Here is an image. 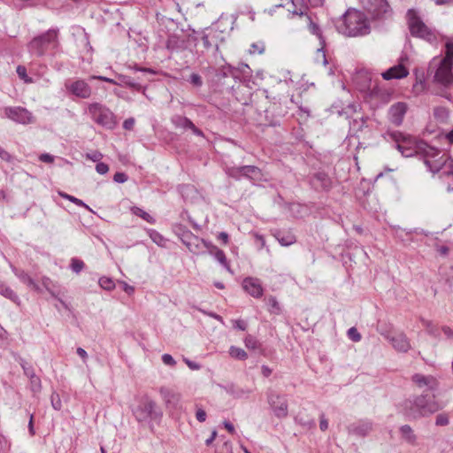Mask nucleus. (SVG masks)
Wrapping results in <instances>:
<instances>
[{
    "label": "nucleus",
    "instance_id": "f257e3e1",
    "mask_svg": "<svg viewBox=\"0 0 453 453\" xmlns=\"http://www.w3.org/2000/svg\"><path fill=\"white\" fill-rule=\"evenodd\" d=\"M419 153L427 170L433 173H441L442 177L449 179L448 185L453 182V159L441 150L425 142Z\"/></svg>",
    "mask_w": 453,
    "mask_h": 453
},
{
    "label": "nucleus",
    "instance_id": "f03ea898",
    "mask_svg": "<svg viewBox=\"0 0 453 453\" xmlns=\"http://www.w3.org/2000/svg\"><path fill=\"white\" fill-rule=\"evenodd\" d=\"M337 31L348 37L365 36L370 34L371 27L366 15L356 9H348L336 23Z\"/></svg>",
    "mask_w": 453,
    "mask_h": 453
},
{
    "label": "nucleus",
    "instance_id": "7ed1b4c3",
    "mask_svg": "<svg viewBox=\"0 0 453 453\" xmlns=\"http://www.w3.org/2000/svg\"><path fill=\"white\" fill-rule=\"evenodd\" d=\"M437 410V404L424 395L411 397L403 403L404 415L412 419L430 415Z\"/></svg>",
    "mask_w": 453,
    "mask_h": 453
},
{
    "label": "nucleus",
    "instance_id": "20e7f679",
    "mask_svg": "<svg viewBox=\"0 0 453 453\" xmlns=\"http://www.w3.org/2000/svg\"><path fill=\"white\" fill-rule=\"evenodd\" d=\"M406 21L411 36L425 40L430 43L437 41V32L423 21L417 10L409 9L407 11Z\"/></svg>",
    "mask_w": 453,
    "mask_h": 453
},
{
    "label": "nucleus",
    "instance_id": "39448f33",
    "mask_svg": "<svg viewBox=\"0 0 453 453\" xmlns=\"http://www.w3.org/2000/svg\"><path fill=\"white\" fill-rule=\"evenodd\" d=\"M453 42H447L445 45V56L441 59L434 58L430 67L435 66L434 81L443 87L453 81Z\"/></svg>",
    "mask_w": 453,
    "mask_h": 453
},
{
    "label": "nucleus",
    "instance_id": "423d86ee",
    "mask_svg": "<svg viewBox=\"0 0 453 453\" xmlns=\"http://www.w3.org/2000/svg\"><path fill=\"white\" fill-rule=\"evenodd\" d=\"M387 136L395 143V149L405 157L419 155L425 142L400 131H388Z\"/></svg>",
    "mask_w": 453,
    "mask_h": 453
},
{
    "label": "nucleus",
    "instance_id": "0eeeda50",
    "mask_svg": "<svg viewBox=\"0 0 453 453\" xmlns=\"http://www.w3.org/2000/svg\"><path fill=\"white\" fill-rule=\"evenodd\" d=\"M133 414L140 423L159 421L163 417L161 409L148 395H144L139 399L137 406L133 410Z\"/></svg>",
    "mask_w": 453,
    "mask_h": 453
},
{
    "label": "nucleus",
    "instance_id": "6e6552de",
    "mask_svg": "<svg viewBox=\"0 0 453 453\" xmlns=\"http://www.w3.org/2000/svg\"><path fill=\"white\" fill-rule=\"evenodd\" d=\"M58 29H49L32 39L28 43V50L31 54L42 57L50 49H55L58 45Z\"/></svg>",
    "mask_w": 453,
    "mask_h": 453
},
{
    "label": "nucleus",
    "instance_id": "1a4fd4ad",
    "mask_svg": "<svg viewBox=\"0 0 453 453\" xmlns=\"http://www.w3.org/2000/svg\"><path fill=\"white\" fill-rule=\"evenodd\" d=\"M88 110L96 124L109 129L114 128L116 125L115 116L109 108L99 103H92L88 104Z\"/></svg>",
    "mask_w": 453,
    "mask_h": 453
},
{
    "label": "nucleus",
    "instance_id": "9d476101",
    "mask_svg": "<svg viewBox=\"0 0 453 453\" xmlns=\"http://www.w3.org/2000/svg\"><path fill=\"white\" fill-rule=\"evenodd\" d=\"M292 4L294 7L293 10L288 11L295 15L304 17L309 32L318 37V39L319 40V46L325 47L326 41L322 35L321 28L317 22V19L313 18L311 14L309 12L308 6L304 4H301L298 6L294 3V1H292Z\"/></svg>",
    "mask_w": 453,
    "mask_h": 453
},
{
    "label": "nucleus",
    "instance_id": "9b49d317",
    "mask_svg": "<svg viewBox=\"0 0 453 453\" xmlns=\"http://www.w3.org/2000/svg\"><path fill=\"white\" fill-rule=\"evenodd\" d=\"M201 40L207 50H219V44L226 40V33L219 28V21L202 32Z\"/></svg>",
    "mask_w": 453,
    "mask_h": 453
},
{
    "label": "nucleus",
    "instance_id": "f8f14e48",
    "mask_svg": "<svg viewBox=\"0 0 453 453\" xmlns=\"http://www.w3.org/2000/svg\"><path fill=\"white\" fill-rule=\"evenodd\" d=\"M267 403L275 417L284 418L288 415V403L285 395L277 393L273 389L266 392Z\"/></svg>",
    "mask_w": 453,
    "mask_h": 453
},
{
    "label": "nucleus",
    "instance_id": "ddd939ff",
    "mask_svg": "<svg viewBox=\"0 0 453 453\" xmlns=\"http://www.w3.org/2000/svg\"><path fill=\"white\" fill-rule=\"evenodd\" d=\"M181 242L195 255L205 253L206 241L195 235L191 231L184 229L180 234Z\"/></svg>",
    "mask_w": 453,
    "mask_h": 453
},
{
    "label": "nucleus",
    "instance_id": "4468645a",
    "mask_svg": "<svg viewBox=\"0 0 453 453\" xmlns=\"http://www.w3.org/2000/svg\"><path fill=\"white\" fill-rule=\"evenodd\" d=\"M4 114L8 119L19 124L27 125L35 122L32 112L20 106L5 107Z\"/></svg>",
    "mask_w": 453,
    "mask_h": 453
},
{
    "label": "nucleus",
    "instance_id": "2eb2a0df",
    "mask_svg": "<svg viewBox=\"0 0 453 453\" xmlns=\"http://www.w3.org/2000/svg\"><path fill=\"white\" fill-rule=\"evenodd\" d=\"M65 86L70 94L81 99H88L92 95L90 85L82 79L69 81L65 82Z\"/></svg>",
    "mask_w": 453,
    "mask_h": 453
},
{
    "label": "nucleus",
    "instance_id": "dca6fc26",
    "mask_svg": "<svg viewBox=\"0 0 453 453\" xmlns=\"http://www.w3.org/2000/svg\"><path fill=\"white\" fill-rule=\"evenodd\" d=\"M158 392L167 410L172 411L180 408V393L165 386L160 387Z\"/></svg>",
    "mask_w": 453,
    "mask_h": 453
},
{
    "label": "nucleus",
    "instance_id": "f3484780",
    "mask_svg": "<svg viewBox=\"0 0 453 453\" xmlns=\"http://www.w3.org/2000/svg\"><path fill=\"white\" fill-rule=\"evenodd\" d=\"M379 333L383 335L388 341H389L393 346V348L399 352H407L411 349V342L408 337L403 333H399L395 336L390 335V334L382 329H378Z\"/></svg>",
    "mask_w": 453,
    "mask_h": 453
},
{
    "label": "nucleus",
    "instance_id": "a211bd4d",
    "mask_svg": "<svg viewBox=\"0 0 453 453\" xmlns=\"http://www.w3.org/2000/svg\"><path fill=\"white\" fill-rule=\"evenodd\" d=\"M408 111V105L404 102H397L388 109V119L395 127L403 124L404 116Z\"/></svg>",
    "mask_w": 453,
    "mask_h": 453
},
{
    "label": "nucleus",
    "instance_id": "6ab92c4d",
    "mask_svg": "<svg viewBox=\"0 0 453 453\" xmlns=\"http://www.w3.org/2000/svg\"><path fill=\"white\" fill-rule=\"evenodd\" d=\"M373 429V423L369 419H361L348 426L347 430L349 434L365 437Z\"/></svg>",
    "mask_w": 453,
    "mask_h": 453
},
{
    "label": "nucleus",
    "instance_id": "aec40b11",
    "mask_svg": "<svg viewBox=\"0 0 453 453\" xmlns=\"http://www.w3.org/2000/svg\"><path fill=\"white\" fill-rule=\"evenodd\" d=\"M242 288L254 298H260L264 294L261 280L255 277H246L242 281Z\"/></svg>",
    "mask_w": 453,
    "mask_h": 453
},
{
    "label": "nucleus",
    "instance_id": "412c9836",
    "mask_svg": "<svg viewBox=\"0 0 453 453\" xmlns=\"http://www.w3.org/2000/svg\"><path fill=\"white\" fill-rule=\"evenodd\" d=\"M171 122L176 128H180L183 130L190 129L194 134L197 136H203L202 130L197 128L194 123L187 117L181 115H174L171 118Z\"/></svg>",
    "mask_w": 453,
    "mask_h": 453
},
{
    "label": "nucleus",
    "instance_id": "4be33fe9",
    "mask_svg": "<svg viewBox=\"0 0 453 453\" xmlns=\"http://www.w3.org/2000/svg\"><path fill=\"white\" fill-rule=\"evenodd\" d=\"M409 74L408 69L403 65H395L381 73V76L386 81L393 79H403L407 77Z\"/></svg>",
    "mask_w": 453,
    "mask_h": 453
},
{
    "label": "nucleus",
    "instance_id": "5701e85b",
    "mask_svg": "<svg viewBox=\"0 0 453 453\" xmlns=\"http://www.w3.org/2000/svg\"><path fill=\"white\" fill-rule=\"evenodd\" d=\"M273 235L281 246H290L296 242V238L291 231L277 230Z\"/></svg>",
    "mask_w": 453,
    "mask_h": 453
},
{
    "label": "nucleus",
    "instance_id": "b1692460",
    "mask_svg": "<svg viewBox=\"0 0 453 453\" xmlns=\"http://www.w3.org/2000/svg\"><path fill=\"white\" fill-rule=\"evenodd\" d=\"M412 380L419 387L427 386L430 389H434L437 383L436 380L433 376H425L422 374L416 373L412 376Z\"/></svg>",
    "mask_w": 453,
    "mask_h": 453
},
{
    "label": "nucleus",
    "instance_id": "393cba45",
    "mask_svg": "<svg viewBox=\"0 0 453 453\" xmlns=\"http://www.w3.org/2000/svg\"><path fill=\"white\" fill-rule=\"evenodd\" d=\"M12 272L19 279L21 282H23L29 288L35 289V291H40L39 286L26 272L19 270L15 267L12 268Z\"/></svg>",
    "mask_w": 453,
    "mask_h": 453
},
{
    "label": "nucleus",
    "instance_id": "a878e982",
    "mask_svg": "<svg viewBox=\"0 0 453 453\" xmlns=\"http://www.w3.org/2000/svg\"><path fill=\"white\" fill-rule=\"evenodd\" d=\"M243 177L251 180H258L261 179V170L255 165H242Z\"/></svg>",
    "mask_w": 453,
    "mask_h": 453
},
{
    "label": "nucleus",
    "instance_id": "bb28decb",
    "mask_svg": "<svg viewBox=\"0 0 453 453\" xmlns=\"http://www.w3.org/2000/svg\"><path fill=\"white\" fill-rule=\"evenodd\" d=\"M0 295L17 304L19 303L18 295L8 285L2 281H0Z\"/></svg>",
    "mask_w": 453,
    "mask_h": 453
},
{
    "label": "nucleus",
    "instance_id": "cd10ccee",
    "mask_svg": "<svg viewBox=\"0 0 453 453\" xmlns=\"http://www.w3.org/2000/svg\"><path fill=\"white\" fill-rule=\"evenodd\" d=\"M374 4L378 7L377 9L373 10V14L377 18L387 15L391 12L390 6L386 0H374Z\"/></svg>",
    "mask_w": 453,
    "mask_h": 453
},
{
    "label": "nucleus",
    "instance_id": "c85d7f7f",
    "mask_svg": "<svg viewBox=\"0 0 453 453\" xmlns=\"http://www.w3.org/2000/svg\"><path fill=\"white\" fill-rule=\"evenodd\" d=\"M400 432L403 438L411 444H414L416 442L417 437L412 430V428L409 425H403L400 427Z\"/></svg>",
    "mask_w": 453,
    "mask_h": 453
},
{
    "label": "nucleus",
    "instance_id": "c756f323",
    "mask_svg": "<svg viewBox=\"0 0 453 453\" xmlns=\"http://www.w3.org/2000/svg\"><path fill=\"white\" fill-rule=\"evenodd\" d=\"M313 181L322 188H328L331 185L330 178L325 173H317L313 177Z\"/></svg>",
    "mask_w": 453,
    "mask_h": 453
},
{
    "label": "nucleus",
    "instance_id": "7c9ffc66",
    "mask_svg": "<svg viewBox=\"0 0 453 453\" xmlns=\"http://www.w3.org/2000/svg\"><path fill=\"white\" fill-rule=\"evenodd\" d=\"M131 212L134 215L142 218L143 220H145L148 223L154 224L156 222V219L151 215H150L148 212H146L140 207H137V206L131 207Z\"/></svg>",
    "mask_w": 453,
    "mask_h": 453
},
{
    "label": "nucleus",
    "instance_id": "2f4dec72",
    "mask_svg": "<svg viewBox=\"0 0 453 453\" xmlns=\"http://www.w3.org/2000/svg\"><path fill=\"white\" fill-rule=\"evenodd\" d=\"M119 79L120 80V86L125 85L130 88L135 89L137 91H141L142 87L140 83L135 82L131 77L127 75H119Z\"/></svg>",
    "mask_w": 453,
    "mask_h": 453
},
{
    "label": "nucleus",
    "instance_id": "473e14b6",
    "mask_svg": "<svg viewBox=\"0 0 453 453\" xmlns=\"http://www.w3.org/2000/svg\"><path fill=\"white\" fill-rule=\"evenodd\" d=\"M449 116V112L445 107L439 106L434 109V117L437 121L441 123H445Z\"/></svg>",
    "mask_w": 453,
    "mask_h": 453
},
{
    "label": "nucleus",
    "instance_id": "72a5a7b5",
    "mask_svg": "<svg viewBox=\"0 0 453 453\" xmlns=\"http://www.w3.org/2000/svg\"><path fill=\"white\" fill-rule=\"evenodd\" d=\"M226 270H227L228 272L232 273L231 271V268H230V265L227 261V258H226V256L225 254V252L220 250H216L215 251V255L213 257Z\"/></svg>",
    "mask_w": 453,
    "mask_h": 453
},
{
    "label": "nucleus",
    "instance_id": "f704fd0d",
    "mask_svg": "<svg viewBox=\"0 0 453 453\" xmlns=\"http://www.w3.org/2000/svg\"><path fill=\"white\" fill-rule=\"evenodd\" d=\"M149 235L153 242H155L157 245L165 247L166 243V239L157 231L154 229H150L149 231Z\"/></svg>",
    "mask_w": 453,
    "mask_h": 453
},
{
    "label": "nucleus",
    "instance_id": "c9c22d12",
    "mask_svg": "<svg viewBox=\"0 0 453 453\" xmlns=\"http://www.w3.org/2000/svg\"><path fill=\"white\" fill-rule=\"evenodd\" d=\"M226 173L227 174V176L238 180L242 177H243L242 166L226 167Z\"/></svg>",
    "mask_w": 453,
    "mask_h": 453
},
{
    "label": "nucleus",
    "instance_id": "e433bc0d",
    "mask_svg": "<svg viewBox=\"0 0 453 453\" xmlns=\"http://www.w3.org/2000/svg\"><path fill=\"white\" fill-rule=\"evenodd\" d=\"M229 355L235 358V359H238V360H245L247 357H248V355L247 353L244 351V349L239 348V347H235V346H231L230 349H229Z\"/></svg>",
    "mask_w": 453,
    "mask_h": 453
},
{
    "label": "nucleus",
    "instance_id": "4c0bfd02",
    "mask_svg": "<svg viewBox=\"0 0 453 453\" xmlns=\"http://www.w3.org/2000/svg\"><path fill=\"white\" fill-rule=\"evenodd\" d=\"M422 325L426 329L427 334H429L432 336L438 337L439 334L437 331L436 326L433 324L431 320H427L425 319H421Z\"/></svg>",
    "mask_w": 453,
    "mask_h": 453
},
{
    "label": "nucleus",
    "instance_id": "58836bf2",
    "mask_svg": "<svg viewBox=\"0 0 453 453\" xmlns=\"http://www.w3.org/2000/svg\"><path fill=\"white\" fill-rule=\"evenodd\" d=\"M229 392L236 398H247L251 393V390L241 388H234V387H231Z\"/></svg>",
    "mask_w": 453,
    "mask_h": 453
},
{
    "label": "nucleus",
    "instance_id": "ea45409f",
    "mask_svg": "<svg viewBox=\"0 0 453 453\" xmlns=\"http://www.w3.org/2000/svg\"><path fill=\"white\" fill-rule=\"evenodd\" d=\"M16 72H17V74L18 76L19 77V79H21L22 81H24L25 83H33L34 81L32 78H30L27 73V69L25 66L23 65H18L17 66V69H16Z\"/></svg>",
    "mask_w": 453,
    "mask_h": 453
},
{
    "label": "nucleus",
    "instance_id": "a19ab883",
    "mask_svg": "<svg viewBox=\"0 0 453 453\" xmlns=\"http://www.w3.org/2000/svg\"><path fill=\"white\" fill-rule=\"evenodd\" d=\"M84 266H85V264L82 260L75 258V257L71 259L70 267L73 273H81L82 271V269L84 268Z\"/></svg>",
    "mask_w": 453,
    "mask_h": 453
},
{
    "label": "nucleus",
    "instance_id": "79ce46f5",
    "mask_svg": "<svg viewBox=\"0 0 453 453\" xmlns=\"http://www.w3.org/2000/svg\"><path fill=\"white\" fill-rule=\"evenodd\" d=\"M99 285L102 288L105 290H111L115 288L114 281L108 277H101L99 279Z\"/></svg>",
    "mask_w": 453,
    "mask_h": 453
},
{
    "label": "nucleus",
    "instance_id": "37998d69",
    "mask_svg": "<svg viewBox=\"0 0 453 453\" xmlns=\"http://www.w3.org/2000/svg\"><path fill=\"white\" fill-rule=\"evenodd\" d=\"M19 365H21L24 373L27 377L31 378L35 375V370L31 365H29L27 361L20 358Z\"/></svg>",
    "mask_w": 453,
    "mask_h": 453
},
{
    "label": "nucleus",
    "instance_id": "c03bdc74",
    "mask_svg": "<svg viewBox=\"0 0 453 453\" xmlns=\"http://www.w3.org/2000/svg\"><path fill=\"white\" fill-rule=\"evenodd\" d=\"M51 406L56 411H60L62 409V401L59 395L56 392H53L50 396Z\"/></svg>",
    "mask_w": 453,
    "mask_h": 453
},
{
    "label": "nucleus",
    "instance_id": "a18cd8bd",
    "mask_svg": "<svg viewBox=\"0 0 453 453\" xmlns=\"http://www.w3.org/2000/svg\"><path fill=\"white\" fill-rule=\"evenodd\" d=\"M244 343L245 346L250 349H257L259 347L257 340L252 335L246 336Z\"/></svg>",
    "mask_w": 453,
    "mask_h": 453
},
{
    "label": "nucleus",
    "instance_id": "49530a36",
    "mask_svg": "<svg viewBox=\"0 0 453 453\" xmlns=\"http://www.w3.org/2000/svg\"><path fill=\"white\" fill-rule=\"evenodd\" d=\"M265 44L264 42H257V43H252L251 46H250V49L249 50V52L250 54H262L264 53L265 51Z\"/></svg>",
    "mask_w": 453,
    "mask_h": 453
},
{
    "label": "nucleus",
    "instance_id": "de8ad7c7",
    "mask_svg": "<svg viewBox=\"0 0 453 453\" xmlns=\"http://www.w3.org/2000/svg\"><path fill=\"white\" fill-rule=\"evenodd\" d=\"M316 61L318 63H321L323 65H326L327 64L324 47L322 46H320V48L317 50Z\"/></svg>",
    "mask_w": 453,
    "mask_h": 453
},
{
    "label": "nucleus",
    "instance_id": "09e8293b",
    "mask_svg": "<svg viewBox=\"0 0 453 453\" xmlns=\"http://www.w3.org/2000/svg\"><path fill=\"white\" fill-rule=\"evenodd\" d=\"M444 88L445 90L441 93V96L453 103V81Z\"/></svg>",
    "mask_w": 453,
    "mask_h": 453
},
{
    "label": "nucleus",
    "instance_id": "8fccbe9b",
    "mask_svg": "<svg viewBox=\"0 0 453 453\" xmlns=\"http://www.w3.org/2000/svg\"><path fill=\"white\" fill-rule=\"evenodd\" d=\"M348 336L355 342H357L361 340V334L358 333L356 327H350L348 330Z\"/></svg>",
    "mask_w": 453,
    "mask_h": 453
},
{
    "label": "nucleus",
    "instance_id": "3c124183",
    "mask_svg": "<svg viewBox=\"0 0 453 453\" xmlns=\"http://www.w3.org/2000/svg\"><path fill=\"white\" fill-rule=\"evenodd\" d=\"M449 424V417L446 414L441 413L436 416L435 425L436 426H447Z\"/></svg>",
    "mask_w": 453,
    "mask_h": 453
},
{
    "label": "nucleus",
    "instance_id": "603ef678",
    "mask_svg": "<svg viewBox=\"0 0 453 453\" xmlns=\"http://www.w3.org/2000/svg\"><path fill=\"white\" fill-rule=\"evenodd\" d=\"M189 81L196 87H201L203 85L202 77L198 73H192L189 77Z\"/></svg>",
    "mask_w": 453,
    "mask_h": 453
},
{
    "label": "nucleus",
    "instance_id": "864d4df0",
    "mask_svg": "<svg viewBox=\"0 0 453 453\" xmlns=\"http://www.w3.org/2000/svg\"><path fill=\"white\" fill-rule=\"evenodd\" d=\"M30 383L32 386V389L34 391H39L41 389V380L40 378L35 374L33 377L29 378Z\"/></svg>",
    "mask_w": 453,
    "mask_h": 453
},
{
    "label": "nucleus",
    "instance_id": "5fc2aeb1",
    "mask_svg": "<svg viewBox=\"0 0 453 453\" xmlns=\"http://www.w3.org/2000/svg\"><path fill=\"white\" fill-rule=\"evenodd\" d=\"M216 453H233L232 444L229 441H225L217 450Z\"/></svg>",
    "mask_w": 453,
    "mask_h": 453
},
{
    "label": "nucleus",
    "instance_id": "6e6d98bb",
    "mask_svg": "<svg viewBox=\"0 0 453 453\" xmlns=\"http://www.w3.org/2000/svg\"><path fill=\"white\" fill-rule=\"evenodd\" d=\"M162 361L165 365L173 367L176 365V361L170 354L162 355Z\"/></svg>",
    "mask_w": 453,
    "mask_h": 453
},
{
    "label": "nucleus",
    "instance_id": "4d7b16f0",
    "mask_svg": "<svg viewBox=\"0 0 453 453\" xmlns=\"http://www.w3.org/2000/svg\"><path fill=\"white\" fill-rule=\"evenodd\" d=\"M90 80H98V81H105V82H108L111 84H114V85H120V83L117 82L113 79H111V78H108L105 76H101V75H93L90 77Z\"/></svg>",
    "mask_w": 453,
    "mask_h": 453
},
{
    "label": "nucleus",
    "instance_id": "13d9d810",
    "mask_svg": "<svg viewBox=\"0 0 453 453\" xmlns=\"http://www.w3.org/2000/svg\"><path fill=\"white\" fill-rule=\"evenodd\" d=\"M96 170L99 174H105L109 171V166L105 163L98 162L96 165Z\"/></svg>",
    "mask_w": 453,
    "mask_h": 453
},
{
    "label": "nucleus",
    "instance_id": "bf43d9fd",
    "mask_svg": "<svg viewBox=\"0 0 453 453\" xmlns=\"http://www.w3.org/2000/svg\"><path fill=\"white\" fill-rule=\"evenodd\" d=\"M86 157L93 162H98L103 157V154L99 151H93L91 153H88Z\"/></svg>",
    "mask_w": 453,
    "mask_h": 453
},
{
    "label": "nucleus",
    "instance_id": "052dcab7",
    "mask_svg": "<svg viewBox=\"0 0 453 453\" xmlns=\"http://www.w3.org/2000/svg\"><path fill=\"white\" fill-rule=\"evenodd\" d=\"M71 199L69 200L70 202L73 203L74 204H76L77 206H81V207H84L86 208L88 211H92L91 208L87 205L82 200L75 197V196H71L70 197Z\"/></svg>",
    "mask_w": 453,
    "mask_h": 453
},
{
    "label": "nucleus",
    "instance_id": "680f3d73",
    "mask_svg": "<svg viewBox=\"0 0 453 453\" xmlns=\"http://www.w3.org/2000/svg\"><path fill=\"white\" fill-rule=\"evenodd\" d=\"M113 180L117 183H124L127 180V176L124 173H116L113 176Z\"/></svg>",
    "mask_w": 453,
    "mask_h": 453
},
{
    "label": "nucleus",
    "instance_id": "e2e57ef3",
    "mask_svg": "<svg viewBox=\"0 0 453 453\" xmlns=\"http://www.w3.org/2000/svg\"><path fill=\"white\" fill-rule=\"evenodd\" d=\"M8 448L9 444L6 437L0 434V453L5 452Z\"/></svg>",
    "mask_w": 453,
    "mask_h": 453
},
{
    "label": "nucleus",
    "instance_id": "0e129e2a",
    "mask_svg": "<svg viewBox=\"0 0 453 453\" xmlns=\"http://www.w3.org/2000/svg\"><path fill=\"white\" fill-rule=\"evenodd\" d=\"M216 250H220V249H219L217 246L213 245L211 242H206L205 252L207 251L210 255L214 257Z\"/></svg>",
    "mask_w": 453,
    "mask_h": 453
},
{
    "label": "nucleus",
    "instance_id": "69168bd1",
    "mask_svg": "<svg viewBox=\"0 0 453 453\" xmlns=\"http://www.w3.org/2000/svg\"><path fill=\"white\" fill-rule=\"evenodd\" d=\"M196 418L199 422H204L206 419V412L202 408H197L196 411Z\"/></svg>",
    "mask_w": 453,
    "mask_h": 453
},
{
    "label": "nucleus",
    "instance_id": "338daca9",
    "mask_svg": "<svg viewBox=\"0 0 453 453\" xmlns=\"http://www.w3.org/2000/svg\"><path fill=\"white\" fill-rule=\"evenodd\" d=\"M42 285L44 286V288L52 295L54 296V292L53 290L51 289V286L53 285L52 284V281L50 278L48 277H44L42 279Z\"/></svg>",
    "mask_w": 453,
    "mask_h": 453
},
{
    "label": "nucleus",
    "instance_id": "774afa93",
    "mask_svg": "<svg viewBox=\"0 0 453 453\" xmlns=\"http://www.w3.org/2000/svg\"><path fill=\"white\" fill-rule=\"evenodd\" d=\"M268 303L271 306L272 311H274L280 310L279 303L274 296H270L268 298Z\"/></svg>",
    "mask_w": 453,
    "mask_h": 453
}]
</instances>
